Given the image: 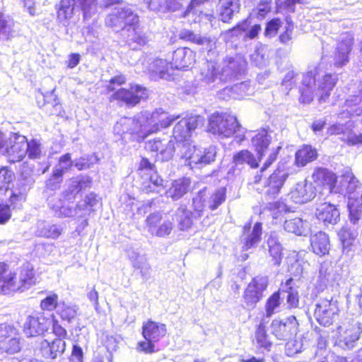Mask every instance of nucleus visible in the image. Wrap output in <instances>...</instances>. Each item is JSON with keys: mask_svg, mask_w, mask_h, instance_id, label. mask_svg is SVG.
<instances>
[{"mask_svg": "<svg viewBox=\"0 0 362 362\" xmlns=\"http://www.w3.org/2000/svg\"><path fill=\"white\" fill-rule=\"evenodd\" d=\"M245 62L240 58L233 59L231 57L226 59L221 68L219 69V79L221 83L231 81L233 79L241 75L243 72Z\"/></svg>", "mask_w": 362, "mask_h": 362, "instance_id": "obj_19", "label": "nucleus"}, {"mask_svg": "<svg viewBox=\"0 0 362 362\" xmlns=\"http://www.w3.org/2000/svg\"><path fill=\"white\" fill-rule=\"evenodd\" d=\"M262 234V223L257 222L252 228L249 226H245L240 238L243 250H247L255 247L261 241Z\"/></svg>", "mask_w": 362, "mask_h": 362, "instance_id": "obj_22", "label": "nucleus"}, {"mask_svg": "<svg viewBox=\"0 0 362 362\" xmlns=\"http://www.w3.org/2000/svg\"><path fill=\"white\" fill-rule=\"evenodd\" d=\"M166 334V327L164 324L148 320L142 327V334L146 341H158Z\"/></svg>", "mask_w": 362, "mask_h": 362, "instance_id": "obj_28", "label": "nucleus"}, {"mask_svg": "<svg viewBox=\"0 0 362 362\" xmlns=\"http://www.w3.org/2000/svg\"><path fill=\"white\" fill-rule=\"evenodd\" d=\"M40 143L36 139H32L30 141H27L26 154L30 159H38L41 156Z\"/></svg>", "mask_w": 362, "mask_h": 362, "instance_id": "obj_62", "label": "nucleus"}, {"mask_svg": "<svg viewBox=\"0 0 362 362\" xmlns=\"http://www.w3.org/2000/svg\"><path fill=\"white\" fill-rule=\"evenodd\" d=\"M315 197V189L313 184L307 180L299 182L295 188L291 191L290 197L296 204H304L312 200Z\"/></svg>", "mask_w": 362, "mask_h": 362, "instance_id": "obj_23", "label": "nucleus"}, {"mask_svg": "<svg viewBox=\"0 0 362 362\" xmlns=\"http://www.w3.org/2000/svg\"><path fill=\"white\" fill-rule=\"evenodd\" d=\"M190 184L189 178H182L173 181L171 187L166 191L167 197L173 200L180 199L188 192Z\"/></svg>", "mask_w": 362, "mask_h": 362, "instance_id": "obj_38", "label": "nucleus"}, {"mask_svg": "<svg viewBox=\"0 0 362 362\" xmlns=\"http://www.w3.org/2000/svg\"><path fill=\"white\" fill-rule=\"evenodd\" d=\"M317 153L316 149L311 146H303L296 153V163L298 166L303 167L308 163L317 158Z\"/></svg>", "mask_w": 362, "mask_h": 362, "instance_id": "obj_42", "label": "nucleus"}, {"mask_svg": "<svg viewBox=\"0 0 362 362\" xmlns=\"http://www.w3.org/2000/svg\"><path fill=\"white\" fill-rule=\"evenodd\" d=\"M281 297L279 292L274 293L267 300L265 308L266 316L271 317L274 313L279 311Z\"/></svg>", "mask_w": 362, "mask_h": 362, "instance_id": "obj_50", "label": "nucleus"}, {"mask_svg": "<svg viewBox=\"0 0 362 362\" xmlns=\"http://www.w3.org/2000/svg\"><path fill=\"white\" fill-rule=\"evenodd\" d=\"M269 254L272 257L271 262L274 266H279L282 259V247L277 238L272 234L267 240Z\"/></svg>", "mask_w": 362, "mask_h": 362, "instance_id": "obj_43", "label": "nucleus"}, {"mask_svg": "<svg viewBox=\"0 0 362 362\" xmlns=\"http://www.w3.org/2000/svg\"><path fill=\"white\" fill-rule=\"evenodd\" d=\"M115 26H118L122 30H131L132 26H136L139 18L130 6H115Z\"/></svg>", "mask_w": 362, "mask_h": 362, "instance_id": "obj_17", "label": "nucleus"}, {"mask_svg": "<svg viewBox=\"0 0 362 362\" xmlns=\"http://www.w3.org/2000/svg\"><path fill=\"white\" fill-rule=\"evenodd\" d=\"M338 311L337 302L333 297L320 298L315 305L314 316L319 324L325 327L332 323L334 315Z\"/></svg>", "mask_w": 362, "mask_h": 362, "instance_id": "obj_10", "label": "nucleus"}, {"mask_svg": "<svg viewBox=\"0 0 362 362\" xmlns=\"http://www.w3.org/2000/svg\"><path fill=\"white\" fill-rule=\"evenodd\" d=\"M180 37L197 45L206 46V49L208 50H211L212 48L213 42L211 40L207 37H202L189 30H182L180 33Z\"/></svg>", "mask_w": 362, "mask_h": 362, "instance_id": "obj_47", "label": "nucleus"}, {"mask_svg": "<svg viewBox=\"0 0 362 362\" xmlns=\"http://www.w3.org/2000/svg\"><path fill=\"white\" fill-rule=\"evenodd\" d=\"M298 322L295 316L291 315L284 320H273L272 334L279 340H286L298 332Z\"/></svg>", "mask_w": 362, "mask_h": 362, "instance_id": "obj_14", "label": "nucleus"}, {"mask_svg": "<svg viewBox=\"0 0 362 362\" xmlns=\"http://www.w3.org/2000/svg\"><path fill=\"white\" fill-rule=\"evenodd\" d=\"M206 197L209 209L211 211L216 210L226 201V189L220 187L212 192H209L206 189Z\"/></svg>", "mask_w": 362, "mask_h": 362, "instance_id": "obj_45", "label": "nucleus"}, {"mask_svg": "<svg viewBox=\"0 0 362 362\" xmlns=\"http://www.w3.org/2000/svg\"><path fill=\"white\" fill-rule=\"evenodd\" d=\"M129 40H132L139 45H144L148 42V37L144 32L139 28V24L136 26H132L129 30Z\"/></svg>", "mask_w": 362, "mask_h": 362, "instance_id": "obj_61", "label": "nucleus"}, {"mask_svg": "<svg viewBox=\"0 0 362 362\" xmlns=\"http://www.w3.org/2000/svg\"><path fill=\"white\" fill-rule=\"evenodd\" d=\"M129 259L135 269H139L144 279H148L151 274V266L146 257L141 255L137 250L129 249L127 251Z\"/></svg>", "mask_w": 362, "mask_h": 362, "instance_id": "obj_33", "label": "nucleus"}, {"mask_svg": "<svg viewBox=\"0 0 362 362\" xmlns=\"http://www.w3.org/2000/svg\"><path fill=\"white\" fill-rule=\"evenodd\" d=\"M337 80V75L327 74L320 66L315 67L303 76L300 101L303 103H310L315 91L320 103L327 102Z\"/></svg>", "mask_w": 362, "mask_h": 362, "instance_id": "obj_2", "label": "nucleus"}, {"mask_svg": "<svg viewBox=\"0 0 362 362\" xmlns=\"http://www.w3.org/2000/svg\"><path fill=\"white\" fill-rule=\"evenodd\" d=\"M292 279L286 281L285 286L282 288V292L286 293V303L288 308H296L299 304V296L296 289L291 286Z\"/></svg>", "mask_w": 362, "mask_h": 362, "instance_id": "obj_48", "label": "nucleus"}, {"mask_svg": "<svg viewBox=\"0 0 362 362\" xmlns=\"http://www.w3.org/2000/svg\"><path fill=\"white\" fill-rule=\"evenodd\" d=\"M310 245L313 252L319 256L327 254L330 247L328 235L322 231L311 235Z\"/></svg>", "mask_w": 362, "mask_h": 362, "instance_id": "obj_35", "label": "nucleus"}, {"mask_svg": "<svg viewBox=\"0 0 362 362\" xmlns=\"http://www.w3.org/2000/svg\"><path fill=\"white\" fill-rule=\"evenodd\" d=\"M286 24L285 30L279 35V40L281 43L289 45L292 42L294 26L288 18H286Z\"/></svg>", "mask_w": 362, "mask_h": 362, "instance_id": "obj_64", "label": "nucleus"}, {"mask_svg": "<svg viewBox=\"0 0 362 362\" xmlns=\"http://www.w3.org/2000/svg\"><path fill=\"white\" fill-rule=\"evenodd\" d=\"M180 148L181 158L185 160V165L191 169H202L211 164L215 161L217 155L216 147L214 146L202 148L185 143Z\"/></svg>", "mask_w": 362, "mask_h": 362, "instance_id": "obj_4", "label": "nucleus"}, {"mask_svg": "<svg viewBox=\"0 0 362 362\" xmlns=\"http://www.w3.org/2000/svg\"><path fill=\"white\" fill-rule=\"evenodd\" d=\"M272 134V132L264 129L259 131L252 139V146L255 148L260 158L264 156V151L271 142Z\"/></svg>", "mask_w": 362, "mask_h": 362, "instance_id": "obj_39", "label": "nucleus"}, {"mask_svg": "<svg viewBox=\"0 0 362 362\" xmlns=\"http://www.w3.org/2000/svg\"><path fill=\"white\" fill-rule=\"evenodd\" d=\"M240 6V0H219L216 8L221 20L228 23L239 12Z\"/></svg>", "mask_w": 362, "mask_h": 362, "instance_id": "obj_31", "label": "nucleus"}, {"mask_svg": "<svg viewBox=\"0 0 362 362\" xmlns=\"http://www.w3.org/2000/svg\"><path fill=\"white\" fill-rule=\"evenodd\" d=\"M37 349L45 358L53 360L62 355L66 349V343L62 339H54L52 341L42 339Z\"/></svg>", "mask_w": 362, "mask_h": 362, "instance_id": "obj_21", "label": "nucleus"}, {"mask_svg": "<svg viewBox=\"0 0 362 362\" xmlns=\"http://www.w3.org/2000/svg\"><path fill=\"white\" fill-rule=\"evenodd\" d=\"M354 37L350 33L341 35L334 53V61L337 66H343L349 62V55L352 50Z\"/></svg>", "mask_w": 362, "mask_h": 362, "instance_id": "obj_20", "label": "nucleus"}, {"mask_svg": "<svg viewBox=\"0 0 362 362\" xmlns=\"http://www.w3.org/2000/svg\"><path fill=\"white\" fill-rule=\"evenodd\" d=\"M353 122L351 120L346 121L345 122H336L332 124L327 129V134L328 135H338L339 137H343L349 127L352 126Z\"/></svg>", "mask_w": 362, "mask_h": 362, "instance_id": "obj_52", "label": "nucleus"}, {"mask_svg": "<svg viewBox=\"0 0 362 362\" xmlns=\"http://www.w3.org/2000/svg\"><path fill=\"white\" fill-rule=\"evenodd\" d=\"M354 124L349 126L346 134L343 137H339L340 140L349 146H355L362 144V134H356L353 131Z\"/></svg>", "mask_w": 362, "mask_h": 362, "instance_id": "obj_55", "label": "nucleus"}, {"mask_svg": "<svg viewBox=\"0 0 362 362\" xmlns=\"http://www.w3.org/2000/svg\"><path fill=\"white\" fill-rule=\"evenodd\" d=\"M179 116L169 115L163 109L154 112L142 111L133 118L123 117L117 122L115 129L118 133L129 134L137 141L144 140L149 134L169 127Z\"/></svg>", "mask_w": 362, "mask_h": 362, "instance_id": "obj_1", "label": "nucleus"}, {"mask_svg": "<svg viewBox=\"0 0 362 362\" xmlns=\"http://www.w3.org/2000/svg\"><path fill=\"white\" fill-rule=\"evenodd\" d=\"M53 322V314L37 313L27 317L23 325V332L28 337L42 335L48 331Z\"/></svg>", "mask_w": 362, "mask_h": 362, "instance_id": "obj_8", "label": "nucleus"}, {"mask_svg": "<svg viewBox=\"0 0 362 362\" xmlns=\"http://www.w3.org/2000/svg\"><path fill=\"white\" fill-rule=\"evenodd\" d=\"M200 81L212 88L221 85L218 69L212 62L204 63L200 71Z\"/></svg>", "mask_w": 362, "mask_h": 362, "instance_id": "obj_34", "label": "nucleus"}, {"mask_svg": "<svg viewBox=\"0 0 362 362\" xmlns=\"http://www.w3.org/2000/svg\"><path fill=\"white\" fill-rule=\"evenodd\" d=\"M98 160V157L95 154L84 156L78 159L75 160L74 166L79 170L90 168L93 164Z\"/></svg>", "mask_w": 362, "mask_h": 362, "instance_id": "obj_59", "label": "nucleus"}, {"mask_svg": "<svg viewBox=\"0 0 362 362\" xmlns=\"http://www.w3.org/2000/svg\"><path fill=\"white\" fill-rule=\"evenodd\" d=\"M171 64L163 59H153L148 66V74L151 80L157 81L159 79L170 80L171 74L170 69Z\"/></svg>", "mask_w": 362, "mask_h": 362, "instance_id": "obj_27", "label": "nucleus"}, {"mask_svg": "<svg viewBox=\"0 0 362 362\" xmlns=\"http://www.w3.org/2000/svg\"><path fill=\"white\" fill-rule=\"evenodd\" d=\"M253 88L249 81H243L231 87H226L219 93V97L223 100L231 98L236 100L243 98L246 95L252 94Z\"/></svg>", "mask_w": 362, "mask_h": 362, "instance_id": "obj_25", "label": "nucleus"}, {"mask_svg": "<svg viewBox=\"0 0 362 362\" xmlns=\"http://www.w3.org/2000/svg\"><path fill=\"white\" fill-rule=\"evenodd\" d=\"M255 339L257 343L261 347L269 349L272 345V343L269 339V336L267 334L265 326L262 324L259 325L255 332Z\"/></svg>", "mask_w": 362, "mask_h": 362, "instance_id": "obj_60", "label": "nucleus"}, {"mask_svg": "<svg viewBox=\"0 0 362 362\" xmlns=\"http://www.w3.org/2000/svg\"><path fill=\"white\" fill-rule=\"evenodd\" d=\"M13 22L0 13V40L8 39L13 33Z\"/></svg>", "mask_w": 362, "mask_h": 362, "instance_id": "obj_53", "label": "nucleus"}, {"mask_svg": "<svg viewBox=\"0 0 362 362\" xmlns=\"http://www.w3.org/2000/svg\"><path fill=\"white\" fill-rule=\"evenodd\" d=\"M312 178L317 185L324 187L329 192L332 191L337 182L335 174L323 168L315 169Z\"/></svg>", "mask_w": 362, "mask_h": 362, "instance_id": "obj_30", "label": "nucleus"}, {"mask_svg": "<svg viewBox=\"0 0 362 362\" xmlns=\"http://www.w3.org/2000/svg\"><path fill=\"white\" fill-rule=\"evenodd\" d=\"M62 233V229L57 225L40 222L37 225V235L47 238L56 239Z\"/></svg>", "mask_w": 362, "mask_h": 362, "instance_id": "obj_46", "label": "nucleus"}, {"mask_svg": "<svg viewBox=\"0 0 362 362\" xmlns=\"http://www.w3.org/2000/svg\"><path fill=\"white\" fill-rule=\"evenodd\" d=\"M73 165H74V162L71 160V154L65 153L60 156L53 171L63 176L66 171L71 169Z\"/></svg>", "mask_w": 362, "mask_h": 362, "instance_id": "obj_51", "label": "nucleus"}, {"mask_svg": "<svg viewBox=\"0 0 362 362\" xmlns=\"http://www.w3.org/2000/svg\"><path fill=\"white\" fill-rule=\"evenodd\" d=\"M75 4L81 8L85 21L90 19L98 12L95 0H61L57 18L64 25L72 18Z\"/></svg>", "mask_w": 362, "mask_h": 362, "instance_id": "obj_6", "label": "nucleus"}, {"mask_svg": "<svg viewBox=\"0 0 362 362\" xmlns=\"http://www.w3.org/2000/svg\"><path fill=\"white\" fill-rule=\"evenodd\" d=\"M338 329L341 331H339V334L336 339V346L344 351H351L354 349L362 332L361 325L358 323L351 325L345 329H342L340 327Z\"/></svg>", "mask_w": 362, "mask_h": 362, "instance_id": "obj_13", "label": "nucleus"}, {"mask_svg": "<svg viewBox=\"0 0 362 362\" xmlns=\"http://www.w3.org/2000/svg\"><path fill=\"white\" fill-rule=\"evenodd\" d=\"M303 344L301 339L288 341L285 346V352L288 356H293L302 351Z\"/></svg>", "mask_w": 362, "mask_h": 362, "instance_id": "obj_63", "label": "nucleus"}, {"mask_svg": "<svg viewBox=\"0 0 362 362\" xmlns=\"http://www.w3.org/2000/svg\"><path fill=\"white\" fill-rule=\"evenodd\" d=\"M288 175V172L284 167L279 165L267 178L264 187L267 189L265 195L269 199H274L278 197Z\"/></svg>", "mask_w": 362, "mask_h": 362, "instance_id": "obj_15", "label": "nucleus"}, {"mask_svg": "<svg viewBox=\"0 0 362 362\" xmlns=\"http://www.w3.org/2000/svg\"><path fill=\"white\" fill-rule=\"evenodd\" d=\"M62 194H54L49 196L47 199L49 208L52 211L54 216L58 218H76V213H79L82 209L81 205H76L75 207L70 205H66L62 199Z\"/></svg>", "mask_w": 362, "mask_h": 362, "instance_id": "obj_18", "label": "nucleus"}, {"mask_svg": "<svg viewBox=\"0 0 362 362\" xmlns=\"http://www.w3.org/2000/svg\"><path fill=\"white\" fill-rule=\"evenodd\" d=\"M148 95V90L139 85L132 86L129 89L119 88L116 90L115 88V99L130 106L136 105L141 99L146 98Z\"/></svg>", "mask_w": 362, "mask_h": 362, "instance_id": "obj_16", "label": "nucleus"}, {"mask_svg": "<svg viewBox=\"0 0 362 362\" xmlns=\"http://www.w3.org/2000/svg\"><path fill=\"white\" fill-rule=\"evenodd\" d=\"M208 131L221 138L234 136L239 142L244 139L245 132L235 116L219 112H215L210 116Z\"/></svg>", "mask_w": 362, "mask_h": 362, "instance_id": "obj_3", "label": "nucleus"}, {"mask_svg": "<svg viewBox=\"0 0 362 362\" xmlns=\"http://www.w3.org/2000/svg\"><path fill=\"white\" fill-rule=\"evenodd\" d=\"M284 227L287 232L297 235L305 236L310 232L309 223L298 217L286 220Z\"/></svg>", "mask_w": 362, "mask_h": 362, "instance_id": "obj_37", "label": "nucleus"}, {"mask_svg": "<svg viewBox=\"0 0 362 362\" xmlns=\"http://www.w3.org/2000/svg\"><path fill=\"white\" fill-rule=\"evenodd\" d=\"M90 182V177L86 176L71 179L66 184V189L62 192L63 198L67 201L74 200L79 192L89 187Z\"/></svg>", "mask_w": 362, "mask_h": 362, "instance_id": "obj_26", "label": "nucleus"}, {"mask_svg": "<svg viewBox=\"0 0 362 362\" xmlns=\"http://www.w3.org/2000/svg\"><path fill=\"white\" fill-rule=\"evenodd\" d=\"M316 216L325 224H335L339 219V212L334 205L325 202L317 208Z\"/></svg>", "mask_w": 362, "mask_h": 362, "instance_id": "obj_29", "label": "nucleus"}, {"mask_svg": "<svg viewBox=\"0 0 362 362\" xmlns=\"http://www.w3.org/2000/svg\"><path fill=\"white\" fill-rule=\"evenodd\" d=\"M21 334L16 327L8 323H0V351L14 354L21 349Z\"/></svg>", "mask_w": 362, "mask_h": 362, "instance_id": "obj_7", "label": "nucleus"}, {"mask_svg": "<svg viewBox=\"0 0 362 362\" xmlns=\"http://www.w3.org/2000/svg\"><path fill=\"white\" fill-rule=\"evenodd\" d=\"M27 139L23 135L13 134L8 138L2 151L9 163L21 161L26 156Z\"/></svg>", "mask_w": 362, "mask_h": 362, "instance_id": "obj_9", "label": "nucleus"}, {"mask_svg": "<svg viewBox=\"0 0 362 362\" xmlns=\"http://www.w3.org/2000/svg\"><path fill=\"white\" fill-rule=\"evenodd\" d=\"M25 200V193L12 192L9 199L11 205L0 204V223H4L11 218L10 206H13V208L18 207Z\"/></svg>", "mask_w": 362, "mask_h": 362, "instance_id": "obj_36", "label": "nucleus"}, {"mask_svg": "<svg viewBox=\"0 0 362 362\" xmlns=\"http://www.w3.org/2000/svg\"><path fill=\"white\" fill-rule=\"evenodd\" d=\"M250 26V21L246 19L241 23H238L236 26L227 30L224 33V37L226 40H230L233 37H239L244 34V31H247Z\"/></svg>", "mask_w": 362, "mask_h": 362, "instance_id": "obj_57", "label": "nucleus"}, {"mask_svg": "<svg viewBox=\"0 0 362 362\" xmlns=\"http://www.w3.org/2000/svg\"><path fill=\"white\" fill-rule=\"evenodd\" d=\"M77 205H81L82 209L80 210L79 213H76V218H85L81 223L82 227L84 228L88 225L87 216L90 214L91 211H95L97 207H99L100 203L97 196L91 193L87 195L84 200L78 202Z\"/></svg>", "mask_w": 362, "mask_h": 362, "instance_id": "obj_32", "label": "nucleus"}, {"mask_svg": "<svg viewBox=\"0 0 362 362\" xmlns=\"http://www.w3.org/2000/svg\"><path fill=\"white\" fill-rule=\"evenodd\" d=\"M142 189L146 193L159 192L163 187V180L158 175L157 170L144 177Z\"/></svg>", "mask_w": 362, "mask_h": 362, "instance_id": "obj_41", "label": "nucleus"}, {"mask_svg": "<svg viewBox=\"0 0 362 362\" xmlns=\"http://www.w3.org/2000/svg\"><path fill=\"white\" fill-rule=\"evenodd\" d=\"M268 286V277L266 276H257L247 285L243 298L248 307H254L262 298V292Z\"/></svg>", "mask_w": 362, "mask_h": 362, "instance_id": "obj_12", "label": "nucleus"}, {"mask_svg": "<svg viewBox=\"0 0 362 362\" xmlns=\"http://www.w3.org/2000/svg\"><path fill=\"white\" fill-rule=\"evenodd\" d=\"M14 178V173L7 167L0 168V191H7Z\"/></svg>", "mask_w": 362, "mask_h": 362, "instance_id": "obj_56", "label": "nucleus"}, {"mask_svg": "<svg viewBox=\"0 0 362 362\" xmlns=\"http://www.w3.org/2000/svg\"><path fill=\"white\" fill-rule=\"evenodd\" d=\"M202 118L199 115H191L180 120L173 129V136L178 142L188 143L192 132L202 123Z\"/></svg>", "mask_w": 362, "mask_h": 362, "instance_id": "obj_11", "label": "nucleus"}, {"mask_svg": "<svg viewBox=\"0 0 362 362\" xmlns=\"http://www.w3.org/2000/svg\"><path fill=\"white\" fill-rule=\"evenodd\" d=\"M35 281L33 266L30 263H25L20 268L18 273L11 272L10 275L5 276L3 293L23 291L35 284Z\"/></svg>", "mask_w": 362, "mask_h": 362, "instance_id": "obj_5", "label": "nucleus"}, {"mask_svg": "<svg viewBox=\"0 0 362 362\" xmlns=\"http://www.w3.org/2000/svg\"><path fill=\"white\" fill-rule=\"evenodd\" d=\"M58 313L62 320L71 322L76 316L77 308L74 305L62 303L58 306Z\"/></svg>", "mask_w": 362, "mask_h": 362, "instance_id": "obj_54", "label": "nucleus"}, {"mask_svg": "<svg viewBox=\"0 0 362 362\" xmlns=\"http://www.w3.org/2000/svg\"><path fill=\"white\" fill-rule=\"evenodd\" d=\"M175 215L180 230H187L191 227L192 224V212L186 206H181L179 207Z\"/></svg>", "mask_w": 362, "mask_h": 362, "instance_id": "obj_49", "label": "nucleus"}, {"mask_svg": "<svg viewBox=\"0 0 362 362\" xmlns=\"http://www.w3.org/2000/svg\"><path fill=\"white\" fill-rule=\"evenodd\" d=\"M358 231L351 227H343L339 232L338 236L341 243L342 247L349 251L351 247L357 243Z\"/></svg>", "mask_w": 362, "mask_h": 362, "instance_id": "obj_40", "label": "nucleus"}, {"mask_svg": "<svg viewBox=\"0 0 362 362\" xmlns=\"http://www.w3.org/2000/svg\"><path fill=\"white\" fill-rule=\"evenodd\" d=\"M233 163L235 167L244 166L245 164L252 168L258 167V162L255 156L248 150H242L233 155Z\"/></svg>", "mask_w": 362, "mask_h": 362, "instance_id": "obj_44", "label": "nucleus"}, {"mask_svg": "<svg viewBox=\"0 0 362 362\" xmlns=\"http://www.w3.org/2000/svg\"><path fill=\"white\" fill-rule=\"evenodd\" d=\"M206 198V188H204L192 199V206L194 211L199 214L204 207L208 206Z\"/></svg>", "mask_w": 362, "mask_h": 362, "instance_id": "obj_58", "label": "nucleus"}, {"mask_svg": "<svg viewBox=\"0 0 362 362\" xmlns=\"http://www.w3.org/2000/svg\"><path fill=\"white\" fill-rule=\"evenodd\" d=\"M195 62V53L187 47H180L174 51L171 67L176 69H185Z\"/></svg>", "mask_w": 362, "mask_h": 362, "instance_id": "obj_24", "label": "nucleus"}]
</instances>
